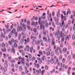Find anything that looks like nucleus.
<instances>
[{"instance_id":"37","label":"nucleus","mask_w":75,"mask_h":75,"mask_svg":"<svg viewBox=\"0 0 75 75\" xmlns=\"http://www.w3.org/2000/svg\"><path fill=\"white\" fill-rule=\"evenodd\" d=\"M66 61V59H65V58H64L62 59V62L63 63H65V62Z\"/></svg>"},{"instance_id":"6","label":"nucleus","mask_w":75,"mask_h":75,"mask_svg":"<svg viewBox=\"0 0 75 75\" xmlns=\"http://www.w3.org/2000/svg\"><path fill=\"white\" fill-rule=\"evenodd\" d=\"M17 31H21L23 30V28L21 26H18L17 28Z\"/></svg>"},{"instance_id":"29","label":"nucleus","mask_w":75,"mask_h":75,"mask_svg":"<svg viewBox=\"0 0 75 75\" xmlns=\"http://www.w3.org/2000/svg\"><path fill=\"white\" fill-rule=\"evenodd\" d=\"M60 12L59 11L57 13V17H59V16H60Z\"/></svg>"},{"instance_id":"48","label":"nucleus","mask_w":75,"mask_h":75,"mask_svg":"<svg viewBox=\"0 0 75 75\" xmlns=\"http://www.w3.org/2000/svg\"><path fill=\"white\" fill-rule=\"evenodd\" d=\"M47 56H49V55H50V52H47Z\"/></svg>"},{"instance_id":"59","label":"nucleus","mask_w":75,"mask_h":75,"mask_svg":"<svg viewBox=\"0 0 75 75\" xmlns=\"http://www.w3.org/2000/svg\"><path fill=\"white\" fill-rule=\"evenodd\" d=\"M36 73H37V74H40V71H39L38 70H36Z\"/></svg>"},{"instance_id":"24","label":"nucleus","mask_w":75,"mask_h":75,"mask_svg":"<svg viewBox=\"0 0 75 75\" xmlns=\"http://www.w3.org/2000/svg\"><path fill=\"white\" fill-rule=\"evenodd\" d=\"M71 11L70 10V9H69V8H68L67 9V15H68L69 14H71Z\"/></svg>"},{"instance_id":"15","label":"nucleus","mask_w":75,"mask_h":75,"mask_svg":"<svg viewBox=\"0 0 75 75\" xmlns=\"http://www.w3.org/2000/svg\"><path fill=\"white\" fill-rule=\"evenodd\" d=\"M67 48L65 47H64L63 48L62 50V51L63 53H65V52H67Z\"/></svg>"},{"instance_id":"8","label":"nucleus","mask_w":75,"mask_h":75,"mask_svg":"<svg viewBox=\"0 0 75 75\" xmlns=\"http://www.w3.org/2000/svg\"><path fill=\"white\" fill-rule=\"evenodd\" d=\"M46 51H48V52H50L51 51V46H49L48 48H47L46 49Z\"/></svg>"},{"instance_id":"55","label":"nucleus","mask_w":75,"mask_h":75,"mask_svg":"<svg viewBox=\"0 0 75 75\" xmlns=\"http://www.w3.org/2000/svg\"><path fill=\"white\" fill-rule=\"evenodd\" d=\"M23 48V46L22 45H20V46L18 47V48L19 49H20L21 48Z\"/></svg>"},{"instance_id":"60","label":"nucleus","mask_w":75,"mask_h":75,"mask_svg":"<svg viewBox=\"0 0 75 75\" xmlns=\"http://www.w3.org/2000/svg\"><path fill=\"white\" fill-rule=\"evenodd\" d=\"M41 18H40V17H39V21H38V23H40V22L41 21Z\"/></svg>"},{"instance_id":"14","label":"nucleus","mask_w":75,"mask_h":75,"mask_svg":"<svg viewBox=\"0 0 75 75\" xmlns=\"http://www.w3.org/2000/svg\"><path fill=\"white\" fill-rule=\"evenodd\" d=\"M24 59L23 58L21 60V62L22 63V65H24L25 64V62H24Z\"/></svg>"},{"instance_id":"7","label":"nucleus","mask_w":75,"mask_h":75,"mask_svg":"<svg viewBox=\"0 0 75 75\" xmlns=\"http://www.w3.org/2000/svg\"><path fill=\"white\" fill-rule=\"evenodd\" d=\"M4 65L5 68H8V64H7V60H5Z\"/></svg>"},{"instance_id":"47","label":"nucleus","mask_w":75,"mask_h":75,"mask_svg":"<svg viewBox=\"0 0 75 75\" xmlns=\"http://www.w3.org/2000/svg\"><path fill=\"white\" fill-rule=\"evenodd\" d=\"M11 33H10L8 35V38L9 39H10L11 38Z\"/></svg>"},{"instance_id":"26","label":"nucleus","mask_w":75,"mask_h":75,"mask_svg":"<svg viewBox=\"0 0 75 75\" xmlns=\"http://www.w3.org/2000/svg\"><path fill=\"white\" fill-rule=\"evenodd\" d=\"M43 23H44V24H45V22L41 21H40V23L39 24H40V25H42Z\"/></svg>"},{"instance_id":"21","label":"nucleus","mask_w":75,"mask_h":75,"mask_svg":"<svg viewBox=\"0 0 75 75\" xmlns=\"http://www.w3.org/2000/svg\"><path fill=\"white\" fill-rule=\"evenodd\" d=\"M16 28H13V29L11 31V33L12 34H13L14 33V32H16Z\"/></svg>"},{"instance_id":"3","label":"nucleus","mask_w":75,"mask_h":75,"mask_svg":"<svg viewBox=\"0 0 75 75\" xmlns=\"http://www.w3.org/2000/svg\"><path fill=\"white\" fill-rule=\"evenodd\" d=\"M1 70L2 71H3L4 72H6L7 71V68L6 67H4V68L3 66H2L1 67Z\"/></svg>"},{"instance_id":"2","label":"nucleus","mask_w":75,"mask_h":75,"mask_svg":"<svg viewBox=\"0 0 75 75\" xmlns=\"http://www.w3.org/2000/svg\"><path fill=\"white\" fill-rule=\"evenodd\" d=\"M59 49V47H57L55 49L54 51V53L57 55L58 56L59 55V53L58 51V50Z\"/></svg>"},{"instance_id":"16","label":"nucleus","mask_w":75,"mask_h":75,"mask_svg":"<svg viewBox=\"0 0 75 75\" xmlns=\"http://www.w3.org/2000/svg\"><path fill=\"white\" fill-rule=\"evenodd\" d=\"M37 59L38 60L39 64H41L42 63V61L41 60V58L40 57H37Z\"/></svg>"},{"instance_id":"53","label":"nucleus","mask_w":75,"mask_h":75,"mask_svg":"<svg viewBox=\"0 0 75 75\" xmlns=\"http://www.w3.org/2000/svg\"><path fill=\"white\" fill-rule=\"evenodd\" d=\"M39 38L41 39V34H39Z\"/></svg>"},{"instance_id":"64","label":"nucleus","mask_w":75,"mask_h":75,"mask_svg":"<svg viewBox=\"0 0 75 75\" xmlns=\"http://www.w3.org/2000/svg\"><path fill=\"white\" fill-rule=\"evenodd\" d=\"M74 27H73V30L74 31H75V23H74Z\"/></svg>"},{"instance_id":"40","label":"nucleus","mask_w":75,"mask_h":75,"mask_svg":"<svg viewBox=\"0 0 75 75\" xmlns=\"http://www.w3.org/2000/svg\"><path fill=\"white\" fill-rule=\"evenodd\" d=\"M14 47L16 48H17V44L16 43H15L14 44Z\"/></svg>"},{"instance_id":"10","label":"nucleus","mask_w":75,"mask_h":75,"mask_svg":"<svg viewBox=\"0 0 75 75\" xmlns=\"http://www.w3.org/2000/svg\"><path fill=\"white\" fill-rule=\"evenodd\" d=\"M47 38V40H46V42H47V43L51 42V39H50V37L48 36Z\"/></svg>"},{"instance_id":"61","label":"nucleus","mask_w":75,"mask_h":75,"mask_svg":"<svg viewBox=\"0 0 75 75\" xmlns=\"http://www.w3.org/2000/svg\"><path fill=\"white\" fill-rule=\"evenodd\" d=\"M36 67H37V68H40V64H38Z\"/></svg>"},{"instance_id":"23","label":"nucleus","mask_w":75,"mask_h":75,"mask_svg":"<svg viewBox=\"0 0 75 75\" xmlns=\"http://www.w3.org/2000/svg\"><path fill=\"white\" fill-rule=\"evenodd\" d=\"M1 50L3 52H6V51H7L6 49L5 48L4 49H1Z\"/></svg>"},{"instance_id":"9","label":"nucleus","mask_w":75,"mask_h":75,"mask_svg":"<svg viewBox=\"0 0 75 75\" xmlns=\"http://www.w3.org/2000/svg\"><path fill=\"white\" fill-rule=\"evenodd\" d=\"M72 69V68L71 67H69L67 71V74L69 75L70 74V71H71V69Z\"/></svg>"},{"instance_id":"31","label":"nucleus","mask_w":75,"mask_h":75,"mask_svg":"<svg viewBox=\"0 0 75 75\" xmlns=\"http://www.w3.org/2000/svg\"><path fill=\"white\" fill-rule=\"evenodd\" d=\"M45 26L46 28H47L48 27V23H47V22L46 21L45 23Z\"/></svg>"},{"instance_id":"36","label":"nucleus","mask_w":75,"mask_h":75,"mask_svg":"<svg viewBox=\"0 0 75 75\" xmlns=\"http://www.w3.org/2000/svg\"><path fill=\"white\" fill-rule=\"evenodd\" d=\"M72 57L73 58V59H75V54L74 53L72 55Z\"/></svg>"},{"instance_id":"62","label":"nucleus","mask_w":75,"mask_h":75,"mask_svg":"<svg viewBox=\"0 0 75 75\" xmlns=\"http://www.w3.org/2000/svg\"><path fill=\"white\" fill-rule=\"evenodd\" d=\"M63 44L62 43L60 44V47L61 48H63Z\"/></svg>"},{"instance_id":"39","label":"nucleus","mask_w":75,"mask_h":75,"mask_svg":"<svg viewBox=\"0 0 75 75\" xmlns=\"http://www.w3.org/2000/svg\"><path fill=\"white\" fill-rule=\"evenodd\" d=\"M72 39L73 40H75V36L74 35H72Z\"/></svg>"},{"instance_id":"32","label":"nucleus","mask_w":75,"mask_h":75,"mask_svg":"<svg viewBox=\"0 0 75 75\" xmlns=\"http://www.w3.org/2000/svg\"><path fill=\"white\" fill-rule=\"evenodd\" d=\"M59 53H60V54H61L62 53V50H61V48L59 47Z\"/></svg>"},{"instance_id":"44","label":"nucleus","mask_w":75,"mask_h":75,"mask_svg":"<svg viewBox=\"0 0 75 75\" xmlns=\"http://www.w3.org/2000/svg\"><path fill=\"white\" fill-rule=\"evenodd\" d=\"M14 34L15 35V37H16L17 36L18 33H17V32H16L14 33Z\"/></svg>"},{"instance_id":"54","label":"nucleus","mask_w":75,"mask_h":75,"mask_svg":"<svg viewBox=\"0 0 75 75\" xmlns=\"http://www.w3.org/2000/svg\"><path fill=\"white\" fill-rule=\"evenodd\" d=\"M69 2H70V3H75V1H74V0L70 1Z\"/></svg>"},{"instance_id":"1","label":"nucleus","mask_w":75,"mask_h":75,"mask_svg":"<svg viewBox=\"0 0 75 75\" xmlns=\"http://www.w3.org/2000/svg\"><path fill=\"white\" fill-rule=\"evenodd\" d=\"M62 20H61V22L59 23L60 26V27L62 28L63 27H65V23H64V21H66V17L65 16H63L62 14H61L60 16Z\"/></svg>"},{"instance_id":"51","label":"nucleus","mask_w":75,"mask_h":75,"mask_svg":"<svg viewBox=\"0 0 75 75\" xmlns=\"http://www.w3.org/2000/svg\"><path fill=\"white\" fill-rule=\"evenodd\" d=\"M34 33H35V35H37L38 34V32L37 31Z\"/></svg>"},{"instance_id":"5","label":"nucleus","mask_w":75,"mask_h":75,"mask_svg":"<svg viewBox=\"0 0 75 75\" xmlns=\"http://www.w3.org/2000/svg\"><path fill=\"white\" fill-rule=\"evenodd\" d=\"M11 41L12 43H13L14 42L16 43H18V41H17H17H16V40L14 39L13 38H12L11 39Z\"/></svg>"},{"instance_id":"58","label":"nucleus","mask_w":75,"mask_h":75,"mask_svg":"<svg viewBox=\"0 0 75 75\" xmlns=\"http://www.w3.org/2000/svg\"><path fill=\"white\" fill-rule=\"evenodd\" d=\"M11 67L12 68H14V64H13V63H12L11 64Z\"/></svg>"},{"instance_id":"13","label":"nucleus","mask_w":75,"mask_h":75,"mask_svg":"<svg viewBox=\"0 0 75 75\" xmlns=\"http://www.w3.org/2000/svg\"><path fill=\"white\" fill-rule=\"evenodd\" d=\"M25 44L27 43V42H30V39L28 38H27L26 40H25Z\"/></svg>"},{"instance_id":"30","label":"nucleus","mask_w":75,"mask_h":75,"mask_svg":"<svg viewBox=\"0 0 75 75\" xmlns=\"http://www.w3.org/2000/svg\"><path fill=\"white\" fill-rule=\"evenodd\" d=\"M58 33L59 34V32L58 33L56 32L55 34V37H58Z\"/></svg>"},{"instance_id":"28","label":"nucleus","mask_w":75,"mask_h":75,"mask_svg":"<svg viewBox=\"0 0 75 75\" xmlns=\"http://www.w3.org/2000/svg\"><path fill=\"white\" fill-rule=\"evenodd\" d=\"M55 42L54 40H52V44L53 45H55Z\"/></svg>"},{"instance_id":"41","label":"nucleus","mask_w":75,"mask_h":75,"mask_svg":"<svg viewBox=\"0 0 75 75\" xmlns=\"http://www.w3.org/2000/svg\"><path fill=\"white\" fill-rule=\"evenodd\" d=\"M34 60H35V57H33L32 58V61H33Z\"/></svg>"},{"instance_id":"4","label":"nucleus","mask_w":75,"mask_h":75,"mask_svg":"<svg viewBox=\"0 0 75 75\" xmlns=\"http://www.w3.org/2000/svg\"><path fill=\"white\" fill-rule=\"evenodd\" d=\"M42 33L43 35L45 36V35H46V34L48 33V30H43Z\"/></svg>"},{"instance_id":"33","label":"nucleus","mask_w":75,"mask_h":75,"mask_svg":"<svg viewBox=\"0 0 75 75\" xmlns=\"http://www.w3.org/2000/svg\"><path fill=\"white\" fill-rule=\"evenodd\" d=\"M25 73L26 74H27L29 73V71L27 69H25Z\"/></svg>"},{"instance_id":"17","label":"nucleus","mask_w":75,"mask_h":75,"mask_svg":"<svg viewBox=\"0 0 75 75\" xmlns=\"http://www.w3.org/2000/svg\"><path fill=\"white\" fill-rule=\"evenodd\" d=\"M43 41L45 42H46L47 41V38H46V36H44L43 37Z\"/></svg>"},{"instance_id":"25","label":"nucleus","mask_w":75,"mask_h":75,"mask_svg":"<svg viewBox=\"0 0 75 75\" xmlns=\"http://www.w3.org/2000/svg\"><path fill=\"white\" fill-rule=\"evenodd\" d=\"M49 67H48V66L47 65H45V69L46 70H48Z\"/></svg>"},{"instance_id":"18","label":"nucleus","mask_w":75,"mask_h":75,"mask_svg":"<svg viewBox=\"0 0 75 75\" xmlns=\"http://www.w3.org/2000/svg\"><path fill=\"white\" fill-rule=\"evenodd\" d=\"M54 58L56 59V63L59 62V59H58V58L56 56H54Z\"/></svg>"},{"instance_id":"35","label":"nucleus","mask_w":75,"mask_h":75,"mask_svg":"<svg viewBox=\"0 0 75 75\" xmlns=\"http://www.w3.org/2000/svg\"><path fill=\"white\" fill-rule=\"evenodd\" d=\"M45 73V70H42L41 72V75H44Z\"/></svg>"},{"instance_id":"27","label":"nucleus","mask_w":75,"mask_h":75,"mask_svg":"<svg viewBox=\"0 0 75 75\" xmlns=\"http://www.w3.org/2000/svg\"><path fill=\"white\" fill-rule=\"evenodd\" d=\"M60 36L61 37H62V38L64 37V34L62 33V31H61L60 32Z\"/></svg>"},{"instance_id":"46","label":"nucleus","mask_w":75,"mask_h":75,"mask_svg":"<svg viewBox=\"0 0 75 75\" xmlns=\"http://www.w3.org/2000/svg\"><path fill=\"white\" fill-rule=\"evenodd\" d=\"M52 26H53L54 28H55V24L54 23L52 22Z\"/></svg>"},{"instance_id":"11","label":"nucleus","mask_w":75,"mask_h":75,"mask_svg":"<svg viewBox=\"0 0 75 75\" xmlns=\"http://www.w3.org/2000/svg\"><path fill=\"white\" fill-rule=\"evenodd\" d=\"M5 37H6V36L3 34V33L1 32V35H0V38H3L4 39Z\"/></svg>"},{"instance_id":"43","label":"nucleus","mask_w":75,"mask_h":75,"mask_svg":"<svg viewBox=\"0 0 75 75\" xmlns=\"http://www.w3.org/2000/svg\"><path fill=\"white\" fill-rule=\"evenodd\" d=\"M1 45L2 47H5V44H4V43L3 42H2L1 44Z\"/></svg>"},{"instance_id":"52","label":"nucleus","mask_w":75,"mask_h":75,"mask_svg":"<svg viewBox=\"0 0 75 75\" xmlns=\"http://www.w3.org/2000/svg\"><path fill=\"white\" fill-rule=\"evenodd\" d=\"M30 52H31V53H32V50H33V47H30Z\"/></svg>"},{"instance_id":"50","label":"nucleus","mask_w":75,"mask_h":75,"mask_svg":"<svg viewBox=\"0 0 75 75\" xmlns=\"http://www.w3.org/2000/svg\"><path fill=\"white\" fill-rule=\"evenodd\" d=\"M55 22L56 24H58L59 23V21H58V19H57V20H56L55 21Z\"/></svg>"},{"instance_id":"34","label":"nucleus","mask_w":75,"mask_h":75,"mask_svg":"<svg viewBox=\"0 0 75 75\" xmlns=\"http://www.w3.org/2000/svg\"><path fill=\"white\" fill-rule=\"evenodd\" d=\"M12 43V42L10 41H9L8 42V43L9 45H13V44Z\"/></svg>"},{"instance_id":"22","label":"nucleus","mask_w":75,"mask_h":75,"mask_svg":"<svg viewBox=\"0 0 75 75\" xmlns=\"http://www.w3.org/2000/svg\"><path fill=\"white\" fill-rule=\"evenodd\" d=\"M71 55H69L67 58V59L68 61H69L71 60Z\"/></svg>"},{"instance_id":"19","label":"nucleus","mask_w":75,"mask_h":75,"mask_svg":"<svg viewBox=\"0 0 75 75\" xmlns=\"http://www.w3.org/2000/svg\"><path fill=\"white\" fill-rule=\"evenodd\" d=\"M71 35H69V36H67V37L65 38V41H67V40L68 41H69V38H70V37Z\"/></svg>"},{"instance_id":"42","label":"nucleus","mask_w":75,"mask_h":75,"mask_svg":"<svg viewBox=\"0 0 75 75\" xmlns=\"http://www.w3.org/2000/svg\"><path fill=\"white\" fill-rule=\"evenodd\" d=\"M39 54H40V55H42V51L41 50H40L39 52Z\"/></svg>"},{"instance_id":"49","label":"nucleus","mask_w":75,"mask_h":75,"mask_svg":"<svg viewBox=\"0 0 75 75\" xmlns=\"http://www.w3.org/2000/svg\"><path fill=\"white\" fill-rule=\"evenodd\" d=\"M19 69V71H20V72H21V71H22V67H21V66H20Z\"/></svg>"},{"instance_id":"56","label":"nucleus","mask_w":75,"mask_h":75,"mask_svg":"<svg viewBox=\"0 0 75 75\" xmlns=\"http://www.w3.org/2000/svg\"><path fill=\"white\" fill-rule=\"evenodd\" d=\"M50 37H53V34L51 33H50Z\"/></svg>"},{"instance_id":"63","label":"nucleus","mask_w":75,"mask_h":75,"mask_svg":"<svg viewBox=\"0 0 75 75\" xmlns=\"http://www.w3.org/2000/svg\"><path fill=\"white\" fill-rule=\"evenodd\" d=\"M15 67L16 68H18L19 66L18 64H16L15 65Z\"/></svg>"},{"instance_id":"20","label":"nucleus","mask_w":75,"mask_h":75,"mask_svg":"<svg viewBox=\"0 0 75 75\" xmlns=\"http://www.w3.org/2000/svg\"><path fill=\"white\" fill-rule=\"evenodd\" d=\"M54 62V59L53 58H52L50 59V63L52 64Z\"/></svg>"},{"instance_id":"57","label":"nucleus","mask_w":75,"mask_h":75,"mask_svg":"<svg viewBox=\"0 0 75 75\" xmlns=\"http://www.w3.org/2000/svg\"><path fill=\"white\" fill-rule=\"evenodd\" d=\"M5 45L6 47H8V43L6 42L5 43Z\"/></svg>"},{"instance_id":"12","label":"nucleus","mask_w":75,"mask_h":75,"mask_svg":"<svg viewBox=\"0 0 75 75\" xmlns=\"http://www.w3.org/2000/svg\"><path fill=\"white\" fill-rule=\"evenodd\" d=\"M12 49H11V51H12L13 53V54H14L15 52V49H14V46L13 45L12 46Z\"/></svg>"},{"instance_id":"45","label":"nucleus","mask_w":75,"mask_h":75,"mask_svg":"<svg viewBox=\"0 0 75 75\" xmlns=\"http://www.w3.org/2000/svg\"><path fill=\"white\" fill-rule=\"evenodd\" d=\"M45 58V57L44 56L41 58V60H42V61H44Z\"/></svg>"},{"instance_id":"38","label":"nucleus","mask_w":75,"mask_h":75,"mask_svg":"<svg viewBox=\"0 0 75 75\" xmlns=\"http://www.w3.org/2000/svg\"><path fill=\"white\" fill-rule=\"evenodd\" d=\"M62 55H60L59 58V59L60 60V61H61L62 60Z\"/></svg>"}]
</instances>
